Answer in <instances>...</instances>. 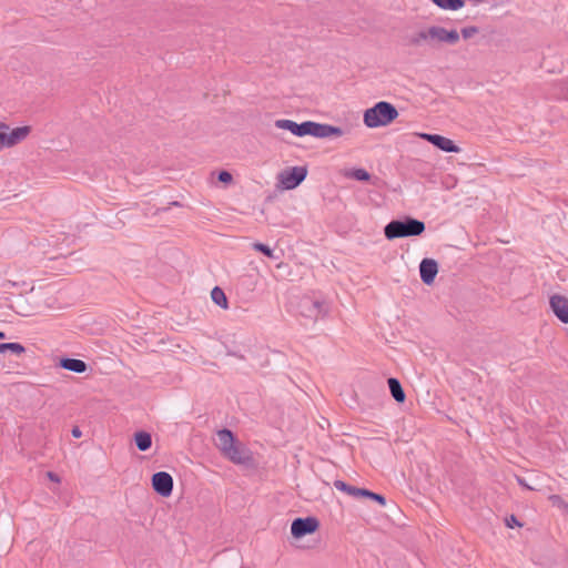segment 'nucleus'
I'll use <instances>...</instances> for the list:
<instances>
[{"label": "nucleus", "instance_id": "nucleus-1", "mask_svg": "<svg viewBox=\"0 0 568 568\" xmlns=\"http://www.w3.org/2000/svg\"><path fill=\"white\" fill-rule=\"evenodd\" d=\"M407 41L409 45L416 48L428 47L436 49L440 45H456L459 42V32L456 29H446L442 26L432 24L413 32Z\"/></svg>", "mask_w": 568, "mask_h": 568}, {"label": "nucleus", "instance_id": "nucleus-2", "mask_svg": "<svg viewBox=\"0 0 568 568\" xmlns=\"http://www.w3.org/2000/svg\"><path fill=\"white\" fill-rule=\"evenodd\" d=\"M274 125L281 130H287L296 136L312 135L318 139H326L331 136H342L344 131L339 126H334L326 123H318L314 121H305L296 123L288 119L275 120Z\"/></svg>", "mask_w": 568, "mask_h": 568}, {"label": "nucleus", "instance_id": "nucleus-3", "mask_svg": "<svg viewBox=\"0 0 568 568\" xmlns=\"http://www.w3.org/2000/svg\"><path fill=\"white\" fill-rule=\"evenodd\" d=\"M426 226L423 221L414 217L404 220H393L384 227V234L387 240L418 236L424 233Z\"/></svg>", "mask_w": 568, "mask_h": 568}, {"label": "nucleus", "instance_id": "nucleus-4", "mask_svg": "<svg viewBox=\"0 0 568 568\" xmlns=\"http://www.w3.org/2000/svg\"><path fill=\"white\" fill-rule=\"evenodd\" d=\"M398 116L397 109L389 102L379 101L364 112V124L369 129L386 126Z\"/></svg>", "mask_w": 568, "mask_h": 568}, {"label": "nucleus", "instance_id": "nucleus-5", "mask_svg": "<svg viewBox=\"0 0 568 568\" xmlns=\"http://www.w3.org/2000/svg\"><path fill=\"white\" fill-rule=\"evenodd\" d=\"M307 170L304 166H294L280 174V182L285 190H293L306 178Z\"/></svg>", "mask_w": 568, "mask_h": 568}, {"label": "nucleus", "instance_id": "nucleus-6", "mask_svg": "<svg viewBox=\"0 0 568 568\" xmlns=\"http://www.w3.org/2000/svg\"><path fill=\"white\" fill-rule=\"evenodd\" d=\"M318 526L320 523L315 517L296 518L292 523L291 532L293 537L301 538L315 532Z\"/></svg>", "mask_w": 568, "mask_h": 568}, {"label": "nucleus", "instance_id": "nucleus-7", "mask_svg": "<svg viewBox=\"0 0 568 568\" xmlns=\"http://www.w3.org/2000/svg\"><path fill=\"white\" fill-rule=\"evenodd\" d=\"M298 307L302 316L314 321L324 316L326 313L325 305L322 302L314 301L310 297L302 298Z\"/></svg>", "mask_w": 568, "mask_h": 568}, {"label": "nucleus", "instance_id": "nucleus-8", "mask_svg": "<svg viewBox=\"0 0 568 568\" xmlns=\"http://www.w3.org/2000/svg\"><path fill=\"white\" fill-rule=\"evenodd\" d=\"M224 457L236 465L251 466L253 464V456L251 450L239 442H236V444L226 453Z\"/></svg>", "mask_w": 568, "mask_h": 568}, {"label": "nucleus", "instance_id": "nucleus-9", "mask_svg": "<svg viewBox=\"0 0 568 568\" xmlns=\"http://www.w3.org/2000/svg\"><path fill=\"white\" fill-rule=\"evenodd\" d=\"M153 489L162 497H169L173 490V478L166 471H159L152 476Z\"/></svg>", "mask_w": 568, "mask_h": 568}, {"label": "nucleus", "instance_id": "nucleus-10", "mask_svg": "<svg viewBox=\"0 0 568 568\" xmlns=\"http://www.w3.org/2000/svg\"><path fill=\"white\" fill-rule=\"evenodd\" d=\"M419 136L427 142L432 143L442 151L458 153L459 148L454 143L453 140L445 138L439 134L420 133Z\"/></svg>", "mask_w": 568, "mask_h": 568}, {"label": "nucleus", "instance_id": "nucleus-11", "mask_svg": "<svg viewBox=\"0 0 568 568\" xmlns=\"http://www.w3.org/2000/svg\"><path fill=\"white\" fill-rule=\"evenodd\" d=\"M31 132V126L24 125L12 129L10 132H1L3 134L6 148H12L24 141Z\"/></svg>", "mask_w": 568, "mask_h": 568}, {"label": "nucleus", "instance_id": "nucleus-12", "mask_svg": "<svg viewBox=\"0 0 568 568\" xmlns=\"http://www.w3.org/2000/svg\"><path fill=\"white\" fill-rule=\"evenodd\" d=\"M438 273V264L433 258H424L419 264V274L424 284L430 285L434 283Z\"/></svg>", "mask_w": 568, "mask_h": 568}, {"label": "nucleus", "instance_id": "nucleus-13", "mask_svg": "<svg viewBox=\"0 0 568 568\" xmlns=\"http://www.w3.org/2000/svg\"><path fill=\"white\" fill-rule=\"evenodd\" d=\"M549 303L555 315L562 323H568V300L560 295H554L550 297Z\"/></svg>", "mask_w": 568, "mask_h": 568}, {"label": "nucleus", "instance_id": "nucleus-14", "mask_svg": "<svg viewBox=\"0 0 568 568\" xmlns=\"http://www.w3.org/2000/svg\"><path fill=\"white\" fill-rule=\"evenodd\" d=\"M216 447L220 449L223 456L236 444V439L230 429H220L217 432Z\"/></svg>", "mask_w": 568, "mask_h": 568}, {"label": "nucleus", "instance_id": "nucleus-15", "mask_svg": "<svg viewBox=\"0 0 568 568\" xmlns=\"http://www.w3.org/2000/svg\"><path fill=\"white\" fill-rule=\"evenodd\" d=\"M60 366L78 374L84 373L88 368L85 362L78 358H62Z\"/></svg>", "mask_w": 568, "mask_h": 568}, {"label": "nucleus", "instance_id": "nucleus-16", "mask_svg": "<svg viewBox=\"0 0 568 568\" xmlns=\"http://www.w3.org/2000/svg\"><path fill=\"white\" fill-rule=\"evenodd\" d=\"M387 383H388L389 392H390L393 398L397 403H404L406 395H405V392H404L399 381L397 378L390 377V378H388Z\"/></svg>", "mask_w": 568, "mask_h": 568}, {"label": "nucleus", "instance_id": "nucleus-17", "mask_svg": "<svg viewBox=\"0 0 568 568\" xmlns=\"http://www.w3.org/2000/svg\"><path fill=\"white\" fill-rule=\"evenodd\" d=\"M134 442L139 450L146 452L152 446L151 434L144 430L134 434Z\"/></svg>", "mask_w": 568, "mask_h": 568}, {"label": "nucleus", "instance_id": "nucleus-18", "mask_svg": "<svg viewBox=\"0 0 568 568\" xmlns=\"http://www.w3.org/2000/svg\"><path fill=\"white\" fill-rule=\"evenodd\" d=\"M334 486L337 490L344 491L355 498L363 497V493H365V490H366L365 488H358L355 486H351L343 480H335Z\"/></svg>", "mask_w": 568, "mask_h": 568}, {"label": "nucleus", "instance_id": "nucleus-19", "mask_svg": "<svg viewBox=\"0 0 568 568\" xmlns=\"http://www.w3.org/2000/svg\"><path fill=\"white\" fill-rule=\"evenodd\" d=\"M437 7L444 10L456 11L464 7V0H432Z\"/></svg>", "mask_w": 568, "mask_h": 568}, {"label": "nucleus", "instance_id": "nucleus-20", "mask_svg": "<svg viewBox=\"0 0 568 568\" xmlns=\"http://www.w3.org/2000/svg\"><path fill=\"white\" fill-rule=\"evenodd\" d=\"M211 298L216 305L221 306L222 308H227V298L224 291L221 287L215 286L211 291Z\"/></svg>", "mask_w": 568, "mask_h": 568}, {"label": "nucleus", "instance_id": "nucleus-21", "mask_svg": "<svg viewBox=\"0 0 568 568\" xmlns=\"http://www.w3.org/2000/svg\"><path fill=\"white\" fill-rule=\"evenodd\" d=\"M7 351H10L16 355H20L24 353L26 348L20 343H0V353H4Z\"/></svg>", "mask_w": 568, "mask_h": 568}, {"label": "nucleus", "instance_id": "nucleus-22", "mask_svg": "<svg viewBox=\"0 0 568 568\" xmlns=\"http://www.w3.org/2000/svg\"><path fill=\"white\" fill-rule=\"evenodd\" d=\"M549 500L551 501L552 506L568 514V503L564 500L559 495H551Z\"/></svg>", "mask_w": 568, "mask_h": 568}, {"label": "nucleus", "instance_id": "nucleus-23", "mask_svg": "<svg viewBox=\"0 0 568 568\" xmlns=\"http://www.w3.org/2000/svg\"><path fill=\"white\" fill-rule=\"evenodd\" d=\"M351 176L357 181H368L371 179V174L364 169L353 170Z\"/></svg>", "mask_w": 568, "mask_h": 568}, {"label": "nucleus", "instance_id": "nucleus-24", "mask_svg": "<svg viewBox=\"0 0 568 568\" xmlns=\"http://www.w3.org/2000/svg\"><path fill=\"white\" fill-rule=\"evenodd\" d=\"M363 497H366V498H369L372 500H375V501H377L382 506L386 505V499H385L384 496H382L379 494H376L374 491H371L368 489H366L365 493H363Z\"/></svg>", "mask_w": 568, "mask_h": 568}, {"label": "nucleus", "instance_id": "nucleus-25", "mask_svg": "<svg viewBox=\"0 0 568 568\" xmlns=\"http://www.w3.org/2000/svg\"><path fill=\"white\" fill-rule=\"evenodd\" d=\"M253 248L258 251V252H261V253H263L264 255H266V256H268L271 258H274L273 250L270 246H267V245H265L263 243H254L253 244Z\"/></svg>", "mask_w": 568, "mask_h": 568}, {"label": "nucleus", "instance_id": "nucleus-26", "mask_svg": "<svg viewBox=\"0 0 568 568\" xmlns=\"http://www.w3.org/2000/svg\"><path fill=\"white\" fill-rule=\"evenodd\" d=\"M477 33H478V28L471 26V27L463 28L459 32V37L462 36L464 39H469Z\"/></svg>", "mask_w": 568, "mask_h": 568}, {"label": "nucleus", "instance_id": "nucleus-27", "mask_svg": "<svg viewBox=\"0 0 568 568\" xmlns=\"http://www.w3.org/2000/svg\"><path fill=\"white\" fill-rule=\"evenodd\" d=\"M232 174L227 171H221L219 173V181L223 182V183H229L232 181Z\"/></svg>", "mask_w": 568, "mask_h": 568}, {"label": "nucleus", "instance_id": "nucleus-28", "mask_svg": "<svg viewBox=\"0 0 568 568\" xmlns=\"http://www.w3.org/2000/svg\"><path fill=\"white\" fill-rule=\"evenodd\" d=\"M506 526L509 527V528H514V527H521V524L517 520V518L511 515L510 517L506 518Z\"/></svg>", "mask_w": 568, "mask_h": 568}, {"label": "nucleus", "instance_id": "nucleus-29", "mask_svg": "<svg viewBox=\"0 0 568 568\" xmlns=\"http://www.w3.org/2000/svg\"><path fill=\"white\" fill-rule=\"evenodd\" d=\"M47 476H48V478L50 480L55 481V483H60V478H59V476L55 473L48 471Z\"/></svg>", "mask_w": 568, "mask_h": 568}, {"label": "nucleus", "instance_id": "nucleus-30", "mask_svg": "<svg viewBox=\"0 0 568 568\" xmlns=\"http://www.w3.org/2000/svg\"><path fill=\"white\" fill-rule=\"evenodd\" d=\"M71 433H72V436L75 437V438H80L81 435H82V432L80 430L79 427H73Z\"/></svg>", "mask_w": 568, "mask_h": 568}, {"label": "nucleus", "instance_id": "nucleus-31", "mask_svg": "<svg viewBox=\"0 0 568 568\" xmlns=\"http://www.w3.org/2000/svg\"><path fill=\"white\" fill-rule=\"evenodd\" d=\"M517 481L520 486L527 488V489H532L526 481L525 479L520 478V477H517Z\"/></svg>", "mask_w": 568, "mask_h": 568}, {"label": "nucleus", "instance_id": "nucleus-32", "mask_svg": "<svg viewBox=\"0 0 568 568\" xmlns=\"http://www.w3.org/2000/svg\"><path fill=\"white\" fill-rule=\"evenodd\" d=\"M2 149H6V143H4L3 134L0 132V151Z\"/></svg>", "mask_w": 568, "mask_h": 568}, {"label": "nucleus", "instance_id": "nucleus-33", "mask_svg": "<svg viewBox=\"0 0 568 568\" xmlns=\"http://www.w3.org/2000/svg\"><path fill=\"white\" fill-rule=\"evenodd\" d=\"M0 129H6V130H8V129H9V126H8L6 123L0 122Z\"/></svg>", "mask_w": 568, "mask_h": 568}, {"label": "nucleus", "instance_id": "nucleus-34", "mask_svg": "<svg viewBox=\"0 0 568 568\" xmlns=\"http://www.w3.org/2000/svg\"><path fill=\"white\" fill-rule=\"evenodd\" d=\"M6 334L3 332H0V338H4Z\"/></svg>", "mask_w": 568, "mask_h": 568}]
</instances>
